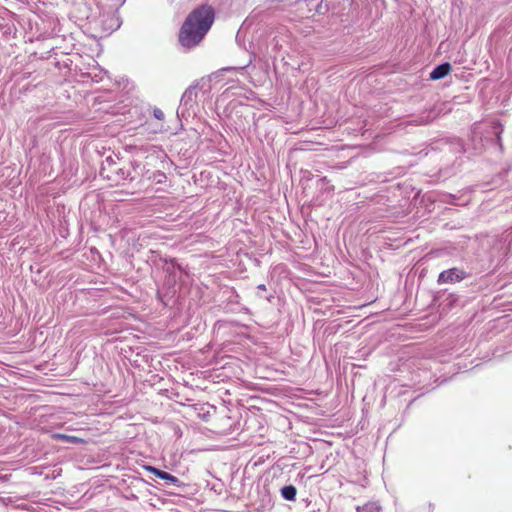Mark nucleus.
<instances>
[{
	"label": "nucleus",
	"instance_id": "9",
	"mask_svg": "<svg viewBox=\"0 0 512 512\" xmlns=\"http://www.w3.org/2000/svg\"><path fill=\"white\" fill-rule=\"evenodd\" d=\"M144 469H145V470H147V471H149V472H151V473H153V474H154V475H156L157 477H159V474H160V471H161L160 469L155 468V467H153V466H149V465L144 466Z\"/></svg>",
	"mask_w": 512,
	"mask_h": 512
},
{
	"label": "nucleus",
	"instance_id": "8",
	"mask_svg": "<svg viewBox=\"0 0 512 512\" xmlns=\"http://www.w3.org/2000/svg\"><path fill=\"white\" fill-rule=\"evenodd\" d=\"M153 115H154V117H155L156 119H158V120H163V119H164V113H163V111H162L161 109H159V108H155V109L153 110Z\"/></svg>",
	"mask_w": 512,
	"mask_h": 512
},
{
	"label": "nucleus",
	"instance_id": "4",
	"mask_svg": "<svg viewBox=\"0 0 512 512\" xmlns=\"http://www.w3.org/2000/svg\"><path fill=\"white\" fill-rule=\"evenodd\" d=\"M296 493H297V490L292 485L285 486L281 489V494H282L283 498L286 500H290V501L295 500Z\"/></svg>",
	"mask_w": 512,
	"mask_h": 512
},
{
	"label": "nucleus",
	"instance_id": "6",
	"mask_svg": "<svg viewBox=\"0 0 512 512\" xmlns=\"http://www.w3.org/2000/svg\"><path fill=\"white\" fill-rule=\"evenodd\" d=\"M54 438L60 439V440L66 441V442H72V443L82 442V439L75 437V436L66 435V434H55Z\"/></svg>",
	"mask_w": 512,
	"mask_h": 512
},
{
	"label": "nucleus",
	"instance_id": "11",
	"mask_svg": "<svg viewBox=\"0 0 512 512\" xmlns=\"http://www.w3.org/2000/svg\"><path fill=\"white\" fill-rule=\"evenodd\" d=\"M258 288L259 289H265V286L264 285H260Z\"/></svg>",
	"mask_w": 512,
	"mask_h": 512
},
{
	"label": "nucleus",
	"instance_id": "5",
	"mask_svg": "<svg viewBox=\"0 0 512 512\" xmlns=\"http://www.w3.org/2000/svg\"><path fill=\"white\" fill-rule=\"evenodd\" d=\"M358 512H379L380 506L376 502H369L362 507H357Z\"/></svg>",
	"mask_w": 512,
	"mask_h": 512
},
{
	"label": "nucleus",
	"instance_id": "1",
	"mask_svg": "<svg viewBox=\"0 0 512 512\" xmlns=\"http://www.w3.org/2000/svg\"><path fill=\"white\" fill-rule=\"evenodd\" d=\"M214 20V12L210 7L194 10L184 22L179 40L183 46L192 47L198 44L210 29Z\"/></svg>",
	"mask_w": 512,
	"mask_h": 512
},
{
	"label": "nucleus",
	"instance_id": "10",
	"mask_svg": "<svg viewBox=\"0 0 512 512\" xmlns=\"http://www.w3.org/2000/svg\"><path fill=\"white\" fill-rule=\"evenodd\" d=\"M193 92H194V88L187 89L183 95V98H191Z\"/></svg>",
	"mask_w": 512,
	"mask_h": 512
},
{
	"label": "nucleus",
	"instance_id": "2",
	"mask_svg": "<svg viewBox=\"0 0 512 512\" xmlns=\"http://www.w3.org/2000/svg\"><path fill=\"white\" fill-rule=\"evenodd\" d=\"M451 71V65L449 63H443L438 65L433 69L430 73V78L432 80H439L447 76Z\"/></svg>",
	"mask_w": 512,
	"mask_h": 512
},
{
	"label": "nucleus",
	"instance_id": "7",
	"mask_svg": "<svg viewBox=\"0 0 512 512\" xmlns=\"http://www.w3.org/2000/svg\"><path fill=\"white\" fill-rule=\"evenodd\" d=\"M159 478L169 481L172 484H177L179 482V479L177 477H175L165 471H162V470L160 471Z\"/></svg>",
	"mask_w": 512,
	"mask_h": 512
},
{
	"label": "nucleus",
	"instance_id": "3",
	"mask_svg": "<svg viewBox=\"0 0 512 512\" xmlns=\"http://www.w3.org/2000/svg\"><path fill=\"white\" fill-rule=\"evenodd\" d=\"M458 278L459 277L456 275L455 270L450 269V270L443 271L442 273H440V275L438 277V282L439 283H448V282H452V281H454V279H458Z\"/></svg>",
	"mask_w": 512,
	"mask_h": 512
}]
</instances>
